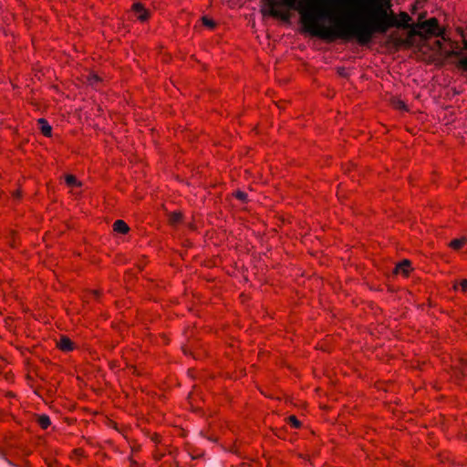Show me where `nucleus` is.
Wrapping results in <instances>:
<instances>
[{"instance_id": "obj_1", "label": "nucleus", "mask_w": 467, "mask_h": 467, "mask_svg": "<svg viewBox=\"0 0 467 467\" xmlns=\"http://www.w3.org/2000/svg\"><path fill=\"white\" fill-rule=\"evenodd\" d=\"M391 5V0H363L358 11L347 22L335 19L330 12L329 26H318L312 20V36L326 42L355 40L364 46L376 33L385 34L390 27L409 28L410 16L405 12L400 14V18L392 12L389 15Z\"/></svg>"}, {"instance_id": "obj_2", "label": "nucleus", "mask_w": 467, "mask_h": 467, "mask_svg": "<svg viewBox=\"0 0 467 467\" xmlns=\"http://www.w3.org/2000/svg\"><path fill=\"white\" fill-rule=\"evenodd\" d=\"M291 11H296L301 16L305 30L312 36V20L318 26L330 17V11L324 7V0H265L261 12L283 22H289Z\"/></svg>"}, {"instance_id": "obj_3", "label": "nucleus", "mask_w": 467, "mask_h": 467, "mask_svg": "<svg viewBox=\"0 0 467 467\" xmlns=\"http://www.w3.org/2000/svg\"><path fill=\"white\" fill-rule=\"evenodd\" d=\"M420 28L430 35L436 36H441V29L436 18L426 20L420 25Z\"/></svg>"}, {"instance_id": "obj_4", "label": "nucleus", "mask_w": 467, "mask_h": 467, "mask_svg": "<svg viewBox=\"0 0 467 467\" xmlns=\"http://www.w3.org/2000/svg\"><path fill=\"white\" fill-rule=\"evenodd\" d=\"M132 10L136 14L138 19L145 21L149 17V12L144 8L140 3H134Z\"/></svg>"}, {"instance_id": "obj_5", "label": "nucleus", "mask_w": 467, "mask_h": 467, "mask_svg": "<svg viewBox=\"0 0 467 467\" xmlns=\"http://www.w3.org/2000/svg\"><path fill=\"white\" fill-rule=\"evenodd\" d=\"M410 262L409 260H402L400 263H399L395 268L394 273L395 274H402L404 275H407L410 273Z\"/></svg>"}, {"instance_id": "obj_6", "label": "nucleus", "mask_w": 467, "mask_h": 467, "mask_svg": "<svg viewBox=\"0 0 467 467\" xmlns=\"http://www.w3.org/2000/svg\"><path fill=\"white\" fill-rule=\"evenodd\" d=\"M57 347L63 351H71L74 348L73 342L67 337L59 338Z\"/></svg>"}, {"instance_id": "obj_7", "label": "nucleus", "mask_w": 467, "mask_h": 467, "mask_svg": "<svg viewBox=\"0 0 467 467\" xmlns=\"http://www.w3.org/2000/svg\"><path fill=\"white\" fill-rule=\"evenodd\" d=\"M37 123L43 135L46 137H50L52 134V127L48 124V122L45 119H39Z\"/></svg>"}, {"instance_id": "obj_8", "label": "nucleus", "mask_w": 467, "mask_h": 467, "mask_svg": "<svg viewBox=\"0 0 467 467\" xmlns=\"http://www.w3.org/2000/svg\"><path fill=\"white\" fill-rule=\"evenodd\" d=\"M113 230L119 234H127L130 228L124 221L117 220L113 224Z\"/></svg>"}, {"instance_id": "obj_9", "label": "nucleus", "mask_w": 467, "mask_h": 467, "mask_svg": "<svg viewBox=\"0 0 467 467\" xmlns=\"http://www.w3.org/2000/svg\"><path fill=\"white\" fill-rule=\"evenodd\" d=\"M467 244V237L463 236L459 239H453L450 243V246L454 250H460L462 247H463Z\"/></svg>"}, {"instance_id": "obj_10", "label": "nucleus", "mask_w": 467, "mask_h": 467, "mask_svg": "<svg viewBox=\"0 0 467 467\" xmlns=\"http://www.w3.org/2000/svg\"><path fill=\"white\" fill-rule=\"evenodd\" d=\"M464 48L467 49V40L463 41ZM455 57L460 58V65L467 70V56H463L462 51L455 52Z\"/></svg>"}, {"instance_id": "obj_11", "label": "nucleus", "mask_w": 467, "mask_h": 467, "mask_svg": "<svg viewBox=\"0 0 467 467\" xmlns=\"http://www.w3.org/2000/svg\"><path fill=\"white\" fill-rule=\"evenodd\" d=\"M38 424L43 428V429H47V427L50 426L51 424V420L49 419L48 416L47 415H40L38 417Z\"/></svg>"}, {"instance_id": "obj_12", "label": "nucleus", "mask_w": 467, "mask_h": 467, "mask_svg": "<svg viewBox=\"0 0 467 467\" xmlns=\"http://www.w3.org/2000/svg\"><path fill=\"white\" fill-rule=\"evenodd\" d=\"M182 220V214L181 213H172L169 216V222L172 225H176L179 223Z\"/></svg>"}, {"instance_id": "obj_13", "label": "nucleus", "mask_w": 467, "mask_h": 467, "mask_svg": "<svg viewBox=\"0 0 467 467\" xmlns=\"http://www.w3.org/2000/svg\"><path fill=\"white\" fill-rule=\"evenodd\" d=\"M66 182L68 186H80L81 182L77 180L74 175L68 174L66 176Z\"/></svg>"}, {"instance_id": "obj_14", "label": "nucleus", "mask_w": 467, "mask_h": 467, "mask_svg": "<svg viewBox=\"0 0 467 467\" xmlns=\"http://www.w3.org/2000/svg\"><path fill=\"white\" fill-rule=\"evenodd\" d=\"M288 422L295 428H299L301 426V422L294 415L288 417Z\"/></svg>"}, {"instance_id": "obj_15", "label": "nucleus", "mask_w": 467, "mask_h": 467, "mask_svg": "<svg viewBox=\"0 0 467 467\" xmlns=\"http://www.w3.org/2000/svg\"><path fill=\"white\" fill-rule=\"evenodd\" d=\"M235 197L242 202H246L247 200V194L242 191H237L235 192Z\"/></svg>"}, {"instance_id": "obj_16", "label": "nucleus", "mask_w": 467, "mask_h": 467, "mask_svg": "<svg viewBox=\"0 0 467 467\" xmlns=\"http://www.w3.org/2000/svg\"><path fill=\"white\" fill-rule=\"evenodd\" d=\"M203 25L209 28H213L215 26V23L207 17H202Z\"/></svg>"}, {"instance_id": "obj_17", "label": "nucleus", "mask_w": 467, "mask_h": 467, "mask_svg": "<svg viewBox=\"0 0 467 467\" xmlns=\"http://www.w3.org/2000/svg\"><path fill=\"white\" fill-rule=\"evenodd\" d=\"M460 285H461L462 291H466L467 290V280L466 279L462 280L460 283Z\"/></svg>"}, {"instance_id": "obj_18", "label": "nucleus", "mask_w": 467, "mask_h": 467, "mask_svg": "<svg viewBox=\"0 0 467 467\" xmlns=\"http://www.w3.org/2000/svg\"><path fill=\"white\" fill-rule=\"evenodd\" d=\"M338 74H339V76H341L343 78H347L348 77V72L343 67L338 69Z\"/></svg>"}, {"instance_id": "obj_19", "label": "nucleus", "mask_w": 467, "mask_h": 467, "mask_svg": "<svg viewBox=\"0 0 467 467\" xmlns=\"http://www.w3.org/2000/svg\"><path fill=\"white\" fill-rule=\"evenodd\" d=\"M14 197H15V198H16V199H18V198L20 197V193H19V192H14Z\"/></svg>"}, {"instance_id": "obj_20", "label": "nucleus", "mask_w": 467, "mask_h": 467, "mask_svg": "<svg viewBox=\"0 0 467 467\" xmlns=\"http://www.w3.org/2000/svg\"><path fill=\"white\" fill-rule=\"evenodd\" d=\"M93 78L98 81L99 80V78L97 76H94Z\"/></svg>"}, {"instance_id": "obj_21", "label": "nucleus", "mask_w": 467, "mask_h": 467, "mask_svg": "<svg viewBox=\"0 0 467 467\" xmlns=\"http://www.w3.org/2000/svg\"><path fill=\"white\" fill-rule=\"evenodd\" d=\"M441 35H443V32H442V31H441ZM441 36V38H444V36Z\"/></svg>"}]
</instances>
